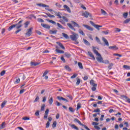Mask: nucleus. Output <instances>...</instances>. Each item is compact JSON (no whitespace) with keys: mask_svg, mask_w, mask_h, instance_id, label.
I'll list each match as a JSON object with an SVG mask.
<instances>
[{"mask_svg":"<svg viewBox=\"0 0 130 130\" xmlns=\"http://www.w3.org/2000/svg\"><path fill=\"white\" fill-rule=\"evenodd\" d=\"M22 26L23 25L19 24H13L11 26H9L8 30V31H11V30H12L13 28H16L17 30H16L15 33V34H18L19 32H21V31H22V29H20V28H21V27H22Z\"/></svg>","mask_w":130,"mask_h":130,"instance_id":"nucleus-1","label":"nucleus"},{"mask_svg":"<svg viewBox=\"0 0 130 130\" xmlns=\"http://www.w3.org/2000/svg\"><path fill=\"white\" fill-rule=\"evenodd\" d=\"M92 50L95 54L98 56L96 57V60H98L99 62H104V61H103V58H102L100 53L98 52V51L96 50V47H92Z\"/></svg>","mask_w":130,"mask_h":130,"instance_id":"nucleus-2","label":"nucleus"},{"mask_svg":"<svg viewBox=\"0 0 130 130\" xmlns=\"http://www.w3.org/2000/svg\"><path fill=\"white\" fill-rule=\"evenodd\" d=\"M71 23L72 25L70 23H68L67 26H68V27H69V28L72 30H73L74 31H76V29L74 28V27H77L78 28H80V25H79V24L77 23L76 22L74 21H72Z\"/></svg>","mask_w":130,"mask_h":130,"instance_id":"nucleus-3","label":"nucleus"},{"mask_svg":"<svg viewBox=\"0 0 130 130\" xmlns=\"http://www.w3.org/2000/svg\"><path fill=\"white\" fill-rule=\"evenodd\" d=\"M79 35L75 32H73V35L70 36V38L73 41H75V44H79V42L77 41Z\"/></svg>","mask_w":130,"mask_h":130,"instance_id":"nucleus-4","label":"nucleus"},{"mask_svg":"<svg viewBox=\"0 0 130 130\" xmlns=\"http://www.w3.org/2000/svg\"><path fill=\"white\" fill-rule=\"evenodd\" d=\"M89 22L91 24V25H92V26H93V27H94V28H96V29H97V30H100V28H101L102 27V25L95 24V23H94V22L92 21H90Z\"/></svg>","mask_w":130,"mask_h":130,"instance_id":"nucleus-5","label":"nucleus"},{"mask_svg":"<svg viewBox=\"0 0 130 130\" xmlns=\"http://www.w3.org/2000/svg\"><path fill=\"white\" fill-rule=\"evenodd\" d=\"M74 122H77V123H78L80 125H82V126H84V128H85V126H87L86 125L82 123L81 121H80L78 119V118L74 119Z\"/></svg>","mask_w":130,"mask_h":130,"instance_id":"nucleus-6","label":"nucleus"},{"mask_svg":"<svg viewBox=\"0 0 130 130\" xmlns=\"http://www.w3.org/2000/svg\"><path fill=\"white\" fill-rule=\"evenodd\" d=\"M57 99L59 101H61L62 100L63 101H65L66 102H69V101L67 99H66L64 98H63L62 96H57Z\"/></svg>","mask_w":130,"mask_h":130,"instance_id":"nucleus-7","label":"nucleus"},{"mask_svg":"<svg viewBox=\"0 0 130 130\" xmlns=\"http://www.w3.org/2000/svg\"><path fill=\"white\" fill-rule=\"evenodd\" d=\"M82 26L83 27H85L87 30H89V31H93V28H92L91 26L87 25V24H83Z\"/></svg>","mask_w":130,"mask_h":130,"instance_id":"nucleus-8","label":"nucleus"},{"mask_svg":"<svg viewBox=\"0 0 130 130\" xmlns=\"http://www.w3.org/2000/svg\"><path fill=\"white\" fill-rule=\"evenodd\" d=\"M82 16L83 17H85V18H88V17H90L91 18V17H92L91 16V14H90V13H89L88 12H85L83 13L82 14Z\"/></svg>","mask_w":130,"mask_h":130,"instance_id":"nucleus-9","label":"nucleus"},{"mask_svg":"<svg viewBox=\"0 0 130 130\" xmlns=\"http://www.w3.org/2000/svg\"><path fill=\"white\" fill-rule=\"evenodd\" d=\"M37 6H38L39 7H42V8H49V6L42 3L37 4Z\"/></svg>","mask_w":130,"mask_h":130,"instance_id":"nucleus-10","label":"nucleus"},{"mask_svg":"<svg viewBox=\"0 0 130 130\" xmlns=\"http://www.w3.org/2000/svg\"><path fill=\"white\" fill-rule=\"evenodd\" d=\"M102 39L103 42H104L105 45H106L107 46H109V43H108V41H107L105 38L102 37Z\"/></svg>","mask_w":130,"mask_h":130,"instance_id":"nucleus-11","label":"nucleus"},{"mask_svg":"<svg viewBox=\"0 0 130 130\" xmlns=\"http://www.w3.org/2000/svg\"><path fill=\"white\" fill-rule=\"evenodd\" d=\"M32 30H33V28L31 27L27 30V32L26 33V35L27 36H31V33H32Z\"/></svg>","mask_w":130,"mask_h":130,"instance_id":"nucleus-12","label":"nucleus"},{"mask_svg":"<svg viewBox=\"0 0 130 130\" xmlns=\"http://www.w3.org/2000/svg\"><path fill=\"white\" fill-rule=\"evenodd\" d=\"M56 44H57V45H58V46H59L61 49H63V50L66 49V48H64V46H63V45H62L61 43L57 42Z\"/></svg>","mask_w":130,"mask_h":130,"instance_id":"nucleus-13","label":"nucleus"},{"mask_svg":"<svg viewBox=\"0 0 130 130\" xmlns=\"http://www.w3.org/2000/svg\"><path fill=\"white\" fill-rule=\"evenodd\" d=\"M63 8L66 10V11H67V12H68V13H72V11H71V9L70 8V7H69V6H68V5H64Z\"/></svg>","mask_w":130,"mask_h":130,"instance_id":"nucleus-14","label":"nucleus"},{"mask_svg":"<svg viewBox=\"0 0 130 130\" xmlns=\"http://www.w3.org/2000/svg\"><path fill=\"white\" fill-rule=\"evenodd\" d=\"M41 26L46 29H50V26L48 25V24L41 23Z\"/></svg>","mask_w":130,"mask_h":130,"instance_id":"nucleus-15","label":"nucleus"},{"mask_svg":"<svg viewBox=\"0 0 130 130\" xmlns=\"http://www.w3.org/2000/svg\"><path fill=\"white\" fill-rule=\"evenodd\" d=\"M56 49L55 50V51H56L57 53H60V54L64 53V51L58 49V47L56 46Z\"/></svg>","mask_w":130,"mask_h":130,"instance_id":"nucleus-16","label":"nucleus"},{"mask_svg":"<svg viewBox=\"0 0 130 130\" xmlns=\"http://www.w3.org/2000/svg\"><path fill=\"white\" fill-rule=\"evenodd\" d=\"M90 84L93 87H97V84L95 83V81L93 80H90Z\"/></svg>","mask_w":130,"mask_h":130,"instance_id":"nucleus-17","label":"nucleus"},{"mask_svg":"<svg viewBox=\"0 0 130 130\" xmlns=\"http://www.w3.org/2000/svg\"><path fill=\"white\" fill-rule=\"evenodd\" d=\"M109 49H111L112 50H117V49H118V48H117L116 46H113L109 47Z\"/></svg>","mask_w":130,"mask_h":130,"instance_id":"nucleus-18","label":"nucleus"},{"mask_svg":"<svg viewBox=\"0 0 130 130\" xmlns=\"http://www.w3.org/2000/svg\"><path fill=\"white\" fill-rule=\"evenodd\" d=\"M46 21H47V22H49V23H51V24H53V25H56V22L53 20L46 19Z\"/></svg>","mask_w":130,"mask_h":130,"instance_id":"nucleus-19","label":"nucleus"},{"mask_svg":"<svg viewBox=\"0 0 130 130\" xmlns=\"http://www.w3.org/2000/svg\"><path fill=\"white\" fill-rule=\"evenodd\" d=\"M54 13L55 14L56 16H57V17H58V18H59V19H61L62 17H61V13H60V12H54Z\"/></svg>","mask_w":130,"mask_h":130,"instance_id":"nucleus-20","label":"nucleus"},{"mask_svg":"<svg viewBox=\"0 0 130 130\" xmlns=\"http://www.w3.org/2000/svg\"><path fill=\"white\" fill-rule=\"evenodd\" d=\"M40 63L38 62H31L30 64L31 67H36V66H38Z\"/></svg>","mask_w":130,"mask_h":130,"instance_id":"nucleus-21","label":"nucleus"},{"mask_svg":"<svg viewBox=\"0 0 130 130\" xmlns=\"http://www.w3.org/2000/svg\"><path fill=\"white\" fill-rule=\"evenodd\" d=\"M88 53L89 55V56L90 57H92V59H94V60H95V57L94 56L93 53H92L91 52H88Z\"/></svg>","mask_w":130,"mask_h":130,"instance_id":"nucleus-22","label":"nucleus"},{"mask_svg":"<svg viewBox=\"0 0 130 130\" xmlns=\"http://www.w3.org/2000/svg\"><path fill=\"white\" fill-rule=\"evenodd\" d=\"M49 33L50 34H56L57 33V30L55 29L54 30H49Z\"/></svg>","mask_w":130,"mask_h":130,"instance_id":"nucleus-23","label":"nucleus"},{"mask_svg":"<svg viewBox=\"0 0 130 130\" xmlns=\"http://www.w3.org/2000/svg\"><path fill=\"white\" fill-rule=\"evenodd\" d=\"M57 26H58L59 28H60V29H62L63 30H64V29H66V28L62 26V25H61V24H60L59 23H57Z\"/></svg>","mask_w":130,"mask_h":130,"instance_id":"nucleus-24","label":"nucleus"},{"mask_svg":"<svg viewBox=\"0 0 130 130\" xmlns=\"http://www.w3.org/2000/svg\"><path fill=\"white\" fill-rule=\"evenodd\" d=\"M71 126L72 128H74V129H76V130H79V128L77 126H76V125L75 124H72L71 125Z\"/></svg>","mask_w":130,"mask_h":130,"instance_id":"nucleus-25","label":"nucleus"},{"mask_svg":"<svg viewBox=\"0 0 130 130\" xmlns=\"http://www.w3.org/2000/svg\"><path fill=\"white\" fill-rule=\"evenodd\" d=\"M7 101H4L1 104V108H3L4 107H5V106L6 105V104H7Z\"/></svg>","mask_w":130,"mask_h":130,"instance_id":"nucleus-26","label":"nucleus"},{"mask_svg":"<svg viewBox=\"0 0 130 130\" xmlns=\"http://www.w3.org/2000/svg\"><path fill=\"white\" fill-rule=\"evenodd\" d=\"M5 125H6V122H3L1 125L0 129H3V128H5Z\"/></svg>","mask_w":130,"mask_h":130,"instance_id":"nucleus-27","label":"nucleus"},{"mask_svg":"<svg viewBox=\"0 0 130 130\" xmlns=\"http://www.w3.org/2000/svg\"><path fill=\"white\" fill-rule=\"evenodd\" d=\"M53 102V99L52 98V97H51L48 101V103L50 104V105H51Z\"/></svg>","mask_w":130,"mask_h":130,"instance_id":"nucleus-28","label":"nucleus"},{"mask_svg":"<svg viewBox=\"0 0 130 130\" xmlns=\"http://www.w3.org/2000/svg\"><path fill=\"white\" fill-rule=\"evenodd\" d=\"M78 32L80 34L82 35V36H85V33H84V31H83V30H82V29H79Z\"/></svg>","mask_w":130,"mask_h":130,"instance_id":"nucleus-29","label":"nucleus"},{"mask_svg":"<svg viewBox=\"0 0 130 130\" xmlns=\"http://www.w3.org/2000/svg\"><path fill=\"white\" fill-rule=\"evenodd\" d=\"M64 55H65V56H66V57H68V58H70V57H71V54H70L68 52H66L64 53Z\"/></svg>","mask_w":130,"mask_h":130,"instance_id":"nucleus-30","label":"nucleus"},{"mask_svg":"<svg viewBox=\"0 0 130 130\" xmlns=\"http://www.w3.org/2000/svg\"><path fill=\"white\" fill-rule=\"evenodd\" d=\"M64 69H66V70H67V71H68L69 72H71V71H72V69H71V68H70L69 66H66L64 67Z\"/></svg>","mask_w":130,"mask_h":130,"instance_id":"nucleus-31","label":"nucleus"},{"mask_svg":"<svg viewBox=\"0 0 130 130\" xmlns=\"http://www.w3.org/2000/svg\"><path fill=\"white\" fill-rule=\"evenodd\" d=\"M128 15V13L127 12H125L123 14V18H124L125 19H126V18H127V16Z\"/></svg>","mask_w":130,"mask_h":130,"instance_id":"nucleus-32","label":"nucleus"},{"mask_svg":"<svg viewBox=\"0 0 130 130\" xmlns=\"http://www.w3.org/2000/svg\"><path fill=\"white\" fill-rule=\"evenodd\" d=\"M123 68L125 70H130V66L127 65H123Z\"/></svg>","mask_w":130,"mask_h":130,"instance_id":"nucleus-33","label":"nucleus"},{"mask_svg":"<svg viewBox=\"0 0 130 130\" xmlns=\"http://www.w3.org/2000/svg\"><path fill=\"white\" fill-rule=\"evenodd\" d=\"M83 41L86 45H90V43H89L87 40L84 39Z\"/></svg>","mask_w":130,"mask_h":130,"instance_id":"nucleus-34","label":"nucleus"},{"mask_svg":"<svg viewBox=\"0 0 130 130\" xmlns=\"http://www.w3.org/2000/svg\"><path fill=\"white\" fill-rule=\"evenodd\" d=\"M78 67H79V69L83 70V64H82V62H78Z\"/></svg>","mask_w":130,"mask_h":130,"instance_id":"nucleus-35","label":"nucleus"},{"mask_svg":"<svg viewBox=\"0 0 130 130\" xmlns=\"http://www.w3.org/2000/svg\"><path fill=\"white\" fill-rule=\"evenodd\" d=\"M95 40L99 44H102L101 41H100V39L98 37H96Z\"/></svg>","mask_w":130,"mask_h":130,"instance_id":"nucleus-36","label":"nucleus"},{"mask_svg":"<svg viewBox=\"0 0 130 130\" xmlns=\"http://www.w3.org/2000/svg\"><path fill=\"white\" fill-rule=\"evenodd\" d=\"M45 14H46V15H47V16H48V17H49V18H55V16H54V15L49 14L47 13H46Z\"/></svg>","mask_w":130,"mask_h":130,"instance_id":"nucleus-37","label":"nucleus"},{"mask_svg":"<svg viewBox=\"0 0 130 130\" xmlns=\"http://www.w3.org/2000/svg\"><path fill=\"white\" fill-rule=\"evenodd\" d=\"M101 11L102 15H104V16H106V15H107V13H106L104 10L101 9Z\"/></svg>","mask_w":130,"mask_h":130,"instance_id":"nucleus-38","label":"nucleus"},{"mask_svg":"<svg viewBox=\"0 0 130 130\" xmlns=\"http://www.w3.org/2000/svg\"><path fill=\"white\" fill-rule=\"evenodd\" d=\"M62 35H63V37H64V38H66V39H69V36L63 32L62 34Z\"/></svg>","mask_w":130,"mask_h":130,"instance_id":"nucleus-39","label":"nucleus"},{"mask_svg":"<svg viewBox=\"0 0 130 130\" xmlns=\"http://www.w3.org/2000/svg\"><path fill=\"white\" fill-rule=\"evenodd\" d=\"M30 24V22L29 21H26L25 23H24V28H27V27H28V25H29Z\"/></svg>","mask_w":130,"mask_h":130,"instance_id":"nucleus-40","label":"nucleus"},{"mask_svg":"<svg viewBox=\"0 0 130 130\" xmlns=\"http://www.w3.org/2000/svg\"><path fill=\"white\" fill-rule=\"evenodd\" d=\"M78 77V74H74L71 77V79H75Z\"/></svg>","mask_w":130,"mask_h":130,"instance_id":"nucleus-41","label":"nucleus"},{"mask_svg":"<svg viewBox=\"0 0 130 130\" xmlns=\"http://www.w3.org/2000/svg\"><path fill=\"white\" fill-rule=\"evenodd\" d=\"M62 19H63V21H64V22H68V21H69L68 20V18L66 16H62Z\"/></svg>","mask_w":130,"mask_h":130,"instance_id":"nucleus-42","label":"nucleus"},{"mask_svg":"<svg viewBox=\"0 0 130 130\" xmlns=\"http://www.w3.org/2000/svg\"><path fill=\"white\" fill-rule=\"evenodd\" d=\"M93 112H99V113H98V114H100V109H99V108H98L94 110H93Z\"/></svg>","mask_w":130,"mask_h":130,"instance_id":"nucleus-43","label":"nucleus"},{"mask_svg":"<svg viewBox=\"0 0 130 130\" xmlns=\"http://www.w3.org/2000/svg\"><path fill=\"white\" fill-rule=\"evenodd\" d=\"M112 67H113V63H110L109 66H108L109 70H111Z\"/></svg>","mask_w":130,"mask_h":130,"instance_id":"nucleus-44","label":"nucleus"},{"mask_svg":"<svg viewBox=\"0 0 130 130\" xmlns=\"http://www.w3.org/2000/svg\"><path fill=\"white\" fill-rule=\"evenodd\" d=\"M129 21H130V19H127L125 21H124L123 23L124 24H127V23H129Z\"/></svg>","mask_w":130,"mask_h":130,"instance_id":"nucleus-45","label":"nucleus"},{"mask_svg":"<svg viewBox=\"0 0 130 130\" xmlns=\"http://www.w3.org/2000/svg\"><path fill=\"white\" fill-rule=\"evenodd\" d=\"M80 83H81V80H80V79H78L76 82V85L78 86V85H80Z\"/></svg>","mask_w":130,"mask_h":130,"instance_id":"nucleus-46","label":"nucleus"},{"mask_svg":"<svg viewBox=\"0 0 130 130\" xmlns=\"http://www.w3.org/2000/svg\"><path fill=\"white\" fill-rule=\"evenodd\" d=\"M50 124V123L49 122V121H47L46 124V128H48V127H49Z\"/></svg>","mask_w":130,"mask_h":130,"instance_id":"nucleus-47","label":"nucleus"},{"mask_svg":"<svg viewBox=\"0 0 130 130\" xmlns=\"http://www.w3.org/2000/svg\"><path fill=\"white\" fill-rule=\"evenodd\" d=\"M47 74H48V71L46 70L45 71L43 74V77H45V76H46Z\"/></svg>","mask_w":130,"mask_h":130,"instance_id":"nucleus-48","label":"nucleus"},{"mask_svg":"<svg viewBox=\"0 0 130 130\" xmlns=\"http://www.w3.org/2000/svg\"><path fill=\"white\" fill-rule=\"evenodd\" d=\"M113 55H114L115 56H119V57H121V56H122L121 54L117 53H114Z\"/></svg>","mask_w":130,"mask_h":130,"instance_id":"nucleus-49","label":"nucleus"},{"mask_svg":"<svg viewBox=\"0 0 130 130\" xmlns=\"http://www.w3.org/2000/svg\"><path fill=\"white\" fill-rule=\"evenodd\" d=\"M56 121H54L53 124H52V127L54 128L56 127Z\"/></svg>","mask_w":130,"mask_h":130,"instance_id":"nucleus-50","label":"nucleus"},{"mask_svg":"<svg viewBox=\"0 0 130 130\" xmlns=\"http://www.w3.org/2000/svg\"><path fill=\"white\" fill-rule=\"evenodd\" d=\"M115 32H120V31H121V29H120V28H115Z\"/></svg>","mask_w":130,"mask_h":130,"instance_id":"nucleus-51","label":"nucleus"},{"mask_svg":"<svg viewBox=\"0 0 130 130\" xmlns=\"http://www.w3.org/2000/svg\"><path fill=\"white\" fill-rule=\"evenodd\" d=\"M38 22H40L41 23H44V20H43V19H42L41 18H38Z\"/></svg>","mask_w":130,"mask_h":130,"instance_id":"nucleus-52","label":"nucleus"},{"mask_svg":"<svg viewBox=\"0 0 130 130\" xmlns=\"http://www.w3.org/2000/svg\"><path fill=\"white\" fill-rule=\"evenodd\" d=\"M6 74V71L4 70L0 73L1 76H3Z\"/></svg>","mask_w":130,"mask_h":130,"instance_id":"nucleus-53","label":"nucleus"},{"mask_svg":"<svg viewBox=\"0 0 130 130\" xmlns=\"http://www.w3.org/2000/svg\"><path fill=\"white\" fill-rule=\"evenodd\" d=\"M45 107V105H43L41 107V111H43L44 110Z\"/></svg>","mask_w":130,"mask_h":130,"instance_id":"nucleus-54","label":"nucleus"},{"mask_svg":"<svg viewBox=\"0 0 130 130\" xmlns=\"http://www.w3.org/2000/svg\"><path fill=\"white\" fill-rule=\"evenodd\" d=\"M109 113H112V112H115V110L111 109L109 110Z\"/></svg>","mask_w":130,"mask_h":130,"instance_id":"nucleus-55","label":"nucleus"},{"mask_svg":"<svg viewBox=\"0 0 130 130\" xmlns=\"http://www.w3.org/2000/svg\"><path fill=\"white\" fill-rule=\"evenodd\" d=\"M55 6H57V8H59V9H60V8H61V5L58 3H56Z\"/></svg>","mask_w":130,"mask_h":130,"instance_id":"nucleus-56","label":"nucleus"},{"mask_svg":"<svg viewBox=\"0 0 130 130\" xmlns=\"http://www.w3.org/2000/svg\"><path fill=\"white\" fill-rule=\"evenodd\" d=\"M22 119L23 120H29V119H30V118L27 117H24L22 118Z\"/></svg>","mask_w":130,"mask_h":130,"instance_id":"nucleus-57","label":"nucleus"},{"mask_svg":"<svg viewBox=\"0 0 130 130\" xmlns=\"http://www.w3.org/2000/svg\"><path fill=\"white\" fill-rule=\"evenodd\" d=\"M35 115L36 116H40V114H39V111H37L35 113Z\"/></svg>","mask_w":130,"mask_h":130,"instance_id":"nucleus-58","label":"nucleus"},{"mask_svg":"<svg viewBox=\"0 0 130 130\" xmlns=\"http://www.w3.org/2000/svg\"><path fill=\"white\" fill-rule=\"evenodd\" d=\"M69 109L70 110V111H71V112H74L75 111H74V108H72V107H69Z\"/></svg>","mask_w":130,"mask_h":130,"instance_id":"nucleus-59","label":"nucleus"},{"mask_svg":"<svg viewBox=\"0 0 130 130\" xmlns=\"http://www.w3.org/2000/svg\"><path fill=\"white\" fill-rule=\"evenodd\" d=\"M39 100V96H37V98L35 99V100H34V102H37V101H38Z\"/></svg>","mask_w":130,"mask_h":130,"instance_id":"nucleus-60","label":"nucleus"},{"mask_svg":"<svg viewBox=\"0 0 130 130\" xmlns=\"http://www.w3.org/2000/svg\"><path fill=\"white\" fill-rule=\"evenodd\" d=\"M96 87H97V86H93L91 88L92 91H96Z\"/></svg>","mask_w":130,"mask_h":130,"instance_id":"nucleus-61","label":"nucleus"},{"mask_svg":"<svg viewBox=\"0 0 130 130\" xmlns=\"http://www.w3.org/2000/svg\"><path fill=\"white\" fill-rule=\"evenodd\" d=\"M60 58H61V60H62L63 62H66V59H64V58H63V56H61Z\"/></svg>","mask_w":130,"mask_h":130,"instance_id":"nucleus-62","label":"nucleus"},{"mask_svg":"<svg viewBox=\"0 0 130 130\" xmlns=\"http://www.w3.org/2000/svg\"><path fill=\"white\" fill-rule=\"evenodd\" d=\"M121 97L122 98H125V99H127V96H126V95H121Z\"/></svg>","mask_w":130,"mask_h":130,"instance_id":"nucleus-63","label":"nucleus"},{"mask_svg":"<svg viewBox=\"0 0 130 130\" xmlns=\"http://www.w3.org/2000/svg\"><path fill=\"white\" fill-rule=\"evenodd\" d=\"M94 128H95V129L98 130L100 129V127H99V126H94Z\"/></svg>","mask_w":130,"mask_h":130,"instance_id":"nucleus-64","label":"nucleus"}]
</instances>
